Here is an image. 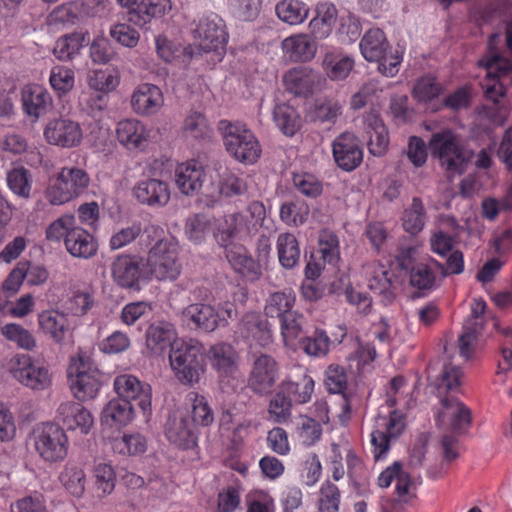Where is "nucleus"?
Returning a JSON list of instances; mask_svg holds the SVG:
<instances>
[{"label":"nucleus","mask_w":512,"mask_h":512,"mask_svg":"<svg viewBox=\"0 0 512 512\" xmlns=\"http://www.w3.org/2000/svg\"><path fill=\"white\" fill-rule=\"evenodd\" d=\"M116 3L127 10L128 22L146 30L172 10L171 0H116Z\"/></svg>","instance_id":"423d86ee"},{"label":"nucleus","mask_w":512,"mask_h":512,"mask_svg":"<svg viewBox=\"0 0 512 512\" xmlns=\"http://www.w3.org/2000/svg\"><path fill=\"white\" fill-rule=\"evenodd\" d=\"M134 405L121 398L110 400L101 414L103 424L114 427L127 425L133 418Z\"/></svg>","instance_id":"2f4dec72"},{"label":"nucleus","mask_w":512,"mask_h":512,"mask_svg":"<svg viewBox=\"0 0 512 512\" xmlns=\"http://www.w3.org/2000/svg\"><path fill=\"white\" fill-rule=\"evenodd\" d=\"M1 332L8 340L16 342L23 349L31 350L36 345L33 335L18 324H6L1 328Z\"/></svg>","instance_id":"864d4df0"},{"label":"nucleus","mask_w":512,"mask_h":512,"mask_svg":"<svg viewBox=\"0 0 512 512\" xmlns=\"http://www.w3.org/2000/svg\"><path fill=\"white\" fill-rule=\"evenodd\" d=\"M150 272L158 280H175L180 274V264L174 244H160L149 250L147 259Z\"/></svg>","instance_id":"f8f14e48"},{"label":"nucleus","mask_w":512,"mask_h":512,"mask_svg":"<svg viewBox=\"0 0 512 512\" xmlns=\"http://www.w3.org/2000/svg\"><path fill=\"white\" fill-rule=\"evenodd\" d=\"M51 102L50 94L39 85H27L22 90L23 109L33 122L45 114Z\"/></svg>","instance_id":"c85d7f7f"},{"label":"nucleus","mask_w":512,"mask_h":512,"mask_svg":"<svg viewBox=\"0 0 512 512\" xmlns=\"http://www.w3.org/2000/svg\"><path fill=\"white\" fill-rule=\"evenodd\" d=\"M7 182L9 188L17 195L29 197L30 194V174L23 167L14 168L8 173Z\"/></svg>","instance_id":"5fc2aeb1"},{"label":"nucleus","mask_w":512,"mask_h":512,"mask_svg":"<svg viewBox=\"0 0 512 512\" xmlns=\"http://www.w3.org/2000/svg\"><path fill=\"white\" fill-rule=\"evenodd\" d=\"M163 101V94L157 86L144 83L133 92L131 105L136 113L150 115L162 107Z\"/></svg>","instance_id":"393cba45"},{"label":"nucleus","mask_w":512,"mask_h":512,"mask_svg":"<svg viewBox=\"0 0 512 512\" xmlns=\"http://www.w3.org/2000/svg\"><path fill=\"white\" fill-rule=\"evenodd\" d=\"M67 251L77 258L89 259L93 257L98 249L94 237L86 230L75 226L70 228L64 239Z\"/></svg>","instance_id":"bb28decb"},{"label":"nucleus","mask_w":512,"mask_h":512,"mask_svg":"<svg viewBox=\"0 0 512 512\" xmlns=\"http://www.w3.org/2000/svg\"><path fill=\"white\" fill-rule=\"evenodd\" d=\"M307 215L308 208L294 202H286L282 204L280 209L281 220L289 225L303 224L306 221Z\"/></svg>","instance_id":"338daca9"},{"label":"nucleus","mask_w":512,"mask_h":512,"mask_svg":"<svg viewBox=\"0 0 512 512\" xmlns=\"http://www.w3.org/2000/svg\"><path fill=\"white\" fill-rule=\"evenodd\" d=\"M88 85L91 89L109 93L117 88L120 83V72L116 67L95 69L88 73Z\"/></svg>","instance_id":"58836bf2"},{"label":"nucleus","mask_w":512,"mask_h":512,"mask_svg":"<svg viewBox=\"0 0 512 512\" xmlns=\"http://www.w3.org/2000/svg\"><path fill=\"white\" fill-rule=\"evenodd\" d=\"M405 428V422L403 415L394 410L390 413L389 422L387 424L386 433H379V436L382 438V444L380 452L376 455V459L382 457L389 449V441L392 438H396L400 435V433Z\"/></svg>","instance_id":"09e8293b"},{"label":"nucleus","mask_w":512,"mask_h":512,"mask_svg":"<svg viewBox=\"0 0 512 512\" xmlns=\"http://www.w3.org/2000/svg\"><path fill=\"white\" fill-rule=\"evenodd\" d=\"M42 331L49 334L56 343H61L69 330L68 318L56 310L43 311L38 315Z\"/></svg>","instance_id":"72a5a7b5"},{"label":"nucleus","mask_w":512,"mask_h":512,"mask_svg":"<svg viewBox=\"0 0 512 512\" xmlns=\"http://www.w3.org/2000/svg\"><path fill=\"white\" fill-rule=\"evenodd\" d=\"M61 481L73 496L80 497L85 489V474L77 467H67L61 474Z\"/></svg>","instance_id":"6e6d98bb"},{"label":"nucleus","mask_w":512,"mask_h":512,"mask_svg":"<svg viewBox=\"0 0 512 512\" xmlns=\"http://www.w3.org/2000/svg\"><path fill=\"white\" fill-rule=\"evenodd\" d=\"M361 33V24L359 19L350 12L342 14L339 17L338 34L343 41L354 42Z\"/></svg>","instance_id":"e2e57ef3"},{"label":"nucleus","mask_w":512,"mask_h":512,"mask_svg":"<svg viewBox=\"0 0 512 512\" xmlns=\"http://www.w3.org/2000/svg\"><path fill=\"white\" fill-rule=\"evenodd\" d=\"M68 439L64 429L54 423H47L42 427L35 441L39 455L46 461L57 462L67 455Z\"/></svg>","instance_id":"9d476101"},{"label":"nucleus","mask_w":512,"mask_h":512,"mask_svg":"<svg viewBox=\"0 0 512 512\" xmlns=\"http://www.w3.org/2000/svg\"><path fill=\"white\" fill-rule=\"evenodd\" d=\"M353 67L354 59L338 50L327 52L323 59V68L333 81L345 79Z\"/></svg>","instance_id":"f704fd0d"},{"label":"nucleus","mask_w":512,"mask_h":512,"mask_svg":"<svg viewBox=\"0 0 512 512\" xmlns=\"http://www.w3.org/2000/svg\"><path fill=\"white\" fill-rule=\"evenodd\" d=\"M154 41L156 53L164 62L172 63L180 56V44L170 40L166 35H157Z\"/></svg>","instance_id":"bf43d9fd"},{"label":"nucleus","mask_w":512,"mask_h":512,"mask_svg":"<svg viewBox=\"0 0 512 512\" xmlns=\"http://www.w3.org/2000/svg\"><path fill=\"white\" fill-rule=\"evenodd\" d=\"M440 92V84L434 77L427 75L417 80L412 95L419 102H427L437 97Z\"/></svg>","instance_id":"3c124183"},{"label":"nucleus","mask_w":512,"mask_h":512,"mask_svg":"<svg viewBox=\"0 0 512 512\" xmlns=\"http://www.w3.org/2000/svg\"><path fill=\"white\" fill-rule=\"evenodd\" d=\"M70 388L74 396L85 401L96 396L100 388L98 371L92 370L89 358L79 357L68 368Z\"/></svg>","instance_id":"6e6552de"},{"label":"nucleus","mask_w":512,"mask_h":512,"mask_svg":"<svg viewBox=\"0 0 512 512\" xmlns=\"http://www.w3.org/2000/svg\"><path fill=\"white\" fill-rule=\"evenodd\" d=\"M90 57L94 63L106 64L114 57V51L108 38L96 36L90 45Z\"/></svg>","instance_id":"13d9d810"},{"label":"nucleus","mask_w":512,"mask_h":512,"mask_svg":"<svg viewBox=\"0 0 512 512\" xmlns=\"http://www.w3.org/2000/svg\"><path fill=\"white\" fill-rule=\"evenodd\" d=\"M140 259L136 256H118L111 265L114 282L124 289L139 291L140 287Z\"/></svg>","instance_id":"f3484780"},{"label":"nucleus","mask_w":512,"mask_h":512,"mask_svg":"<svg viewBox=\"0 0 512 512\" xmlns=\"http://www.w3.org/2000/svg\"><path fill=\"white\" fill-rule=\"evenodd\" d=\"M133 195L141 205L163 207L170 200V187L161 179L146 178L135 184Z\"/></svg>","instance_id":"2eb2a0df"},{"label":"nucleus","mask_w":512,"mask_h":512,"mask_svg":"<svg viewBox=\"0 0 512 512\" xmlns=\"http://www.w3.org/2000/svg\"><path fill=\"white\" fill-rule=\"evenodd\" d=\"M168 441L180 449L193 448L197 442L195 426L186 411L176 410L169 414L164 426Z\"/></svg>","instance_id":"ddd939ff"},{"label":"nucleus","mask_w":512,"mask_h":512,"mask_svg":"<svg viewBox=\"0 0 512 512\" xmlns=\"http://www.w3.org/2000/svg\"><path fill=\"white\" fill-rule=\"evenodd\" d=\"M286 394L292 395L297 403L304 404L310 401L314 390L313 379L306 375H300L295 380L283 382L280 386Z\"/></svg>","instance_id":"ea45409f"},{"label":"nucleus","mask_w":512,"mask_h":512,"mask_svg":"<svg viewBox=\"0 0 512 512\" xmlns=\"http://www.w3.org/2000/svg\"><path fill=\"white\" fill-rule=\"evenodd\" d=\"M171 368L177 380L188 386L199 383L205 372L206 359L203 346L190 340H181L169 352Z\"/></svg>","instance_id":"7ed1b4c3"},{"label":"nucleus","mask_w":512,"mask_h":512,"mask_svg":"<svg viewBox=\"0 0 512 512\" xmlns=\"http://www.w3.org/2000/svg\"><path fill=\"white\" fill-rule=\"evenodd\" d=\"M359 47L365 60L375 62L379 61L385 55L389 43L381 29L372 28L363 35Z\"/></svg>","instance_id":"7c9ffc66"},{"label":"nucleus","mask_w":512,"mask_h":512,"mask_svg":"<svg viewBox=\"0 0 512 512\" xmlns=\"http://www.w3.org/2000/svg\"><path fill=\"white\" fill-rule=\"evenodd\" d=\"M114 388L119 398L130 402L135 401L143 413L150 411V386L143 385L135 376L127 374L117 376L114 381Z\"/></svg>","instance_id":"dca6fc26"},{"label":"nucleus","mask_w":512,"mask_h":512,"mask_svg":"<svg viewBox=\"0 0 512 512\" xmlns=\"http://www.w3.org/2000/svg\"><path fill=\"white\" fill-rule=\"evenodd\" d=\"M82 11V5L78 2H69L56 7L48 16L51 25L75 24Z\"/></svg>","instance_id":"a18cd8bd"},{"label":"nucleus","mask_w":512,"mask_h":512,"mask_svg":"<svg viewBox=\"0 0 512 512\" xmlns=\"http://www.w3.org/2000/svg\"><path fill=\"white\" fill-rule=\"evenodd\" d=\"M392 277L393 273L379 266L373 276L369 280V288L379 296H382V303L384 305L390 304L394 299L392 291Z\"/></svg>","instance_id":"79ce46f5"},{"label":"nucleus","mask_w":512,"mask_h":512,"mask_svg":"<svg viewBox=\"0 0 512 512\" xmlns=\"http://www.w3.org/2000/svg\"><path fill=\"white\" fill-rule=\"evenodd\" d=\"M220 178L219 191L226 197L241 195L247 190L246 182L228 170Z\"/></svg>","instance_id":"052dcab7"},{"label":"nucleus","mask_w":512,"mask_h":512,"mask_svg":"<svg viewBox=\"0 0 512 512\" xmlns=\"http://www.w3.org/2000/svg\"><path fill=\"white\" fill-rule=\"evenodd\" d=\"M227 4L237 17L251 21L258 16L262 0H227Z\"/></svg>","instance_id":"4d7b16f0"},{"label":"nucleus","mask_w":512,"mask_h":512,"mask_svg":"<svg viewBox=\"0 0 512 512\" xmlns=\"http://www.w3.org/2000/svg\"><path fill=\"white\" fill-rule=\"evenodd\" d=\"M44 136L49 144L62 148H70L80 143L81 130H44Z\"/></svg>","instance_id":"603ef678"},{"label":"nucleus","mask_w":512,"mask_h":512,"mask_svg":"<svg viewBox=\"0 0 512 512\" xmlns=\"http://www.w3.org/2000/svg\"><path fill=\"white\" fill-rule=\"evenodd\" d=\"M425 211L422 201L418 197L412 199V204L409 209L404 211L402 221L403 228L410 234L419 233L424 226Z\"/></svg>","instance_id":"c03bdc74"},{"label":"nucleus","mask_w":512,"mask_h":512,"mask_svg":"<svg viewBox=\"0 0 512 512\" xmlns=\"http://www.w3.org/2000/svg\"><path fill=\"white\" fill-rule=\"evenodd\" d=\"M128 23H115L109 29L110 37L119 45L126 48H134L140 40V33Z\"/></svg>","instance_id":"49530a36"},{"label":"nucleus","mask_w":512,"mask_h":512,"mask_svg":"<svg viewBox=\"0 0 512 512\" xmlns=\"http://www.w3.org/2000/svg\"><path fill=\"white\" fill-rule=\"evenodd\" d=\"M338 20V10L333 3L320 2L314 8V15L308 23L309 34L314 40L327 39Z\"/></svg>","instance_id":"a211bd4d"},{"label":"nucleus","mask_w":512,"mask_h":512,"mask_svg":"<svg viewBox=\"0 0 512 512\" xmlns=\"http://www.w3.org/2000/svg\"><path fill=\"white\" fill-rule=\"evenodd\" d=\"M204 174L203 166L195 160L178 165L175 171L178 189L187 196L196 194L202 187Z\"/></svg>","instance_id":"a878e982"},{"label":"nucleus","mask_w":512,"mask_h":512,"mask_svg":"<svg viewBox=\"0 0 512 512\" xmlns=\"http://www.w3.org/2000/svg\"><path fill=\"white\" fill-rule=\"evenodd\" d=\"M212 367L219 373L220 378L233 376L238 369V354L229 343H217L208 353Z\"/></svg>","instance_id":"cd10ccee"},{"label":"nucleus","mask_w":512,"mask_h":512,"mask_svg":"<svg viewBox=\"0 0 512 512\" xmlns=\"http://www.w3.org/2000/svg\"><path fill=\"white\" fill-rule=\"evenodd\" d=\"M429 150L442 167L459 175L465 172L473 157V151L465 147L451 130L435 133L429 142Z\"/></svg>","instance_id":"20e7f679"},{"label":"nucleus","mask_w":512,"mask_h":512,"mask_svg":"<svg viewBox=\"0 0 512 512\" xmlns=\"http://www.w3.org/2000/svg\"><path fill=\"white\" fill-rule=\"evenodd\" d=\"M238 332L247 341H254L262 347L272 342L271 323L255 312L243 315L238 325Z\"/></svg>","instance_id":"6ab92c4d"},{"label":"nucleus","mask_w":512,"mask_h":512,"mask_svg":"<svg viewBox=\"0 0 512 512\" xmlns=\"http://www.w3.org/2000/svg\"><path fill=\"white\" fill-rule=\"evenodd\" d=\"M86 43V33L76 32L68 34L56 41L53 54L60 61H70L79 55Z\"/></svg>","instance_id":"c9c22d12"},{"label":"nucleus","mask_w":512,"mask_h":512,"mask_svg":"<svg viewBox=\"0 0 512 512\" xmlns=\"http://www.w3.org/2000/svg\"><path fill=\"white\" fill-rule=\"evenodd\" d=\"M441 404L445 410H452L450 431L456 435L465 432L472 421L471 410L456 399L443 398Z\"/></svg>","instance_id":"4c0bfd02"},{"label":"nucleus","mask_w":512,"mask_h":512,"mask_svg":"<svg viewBox=\"0 0 512 512\" xmlns=\"http://www.w3.org/2000/svg\"><path fill=\"white\" fill-rule=\"evenodd\" d=\"M500 35L492 34L488 41L487 53L478 61V66L485 72V79L481 82L486 98L492 101L484 105L479 116L494 125H503L507 111L498 105V99L504 95V87L500 79L512 71V62L503 57L498 51Z\"/></svg>","instance_id":"f257e3e1"},{"label":"nucleus","mask_w":512,"mask_h":512,"mask_svg":"<svg viewBox=\"0 0 512 512\" xmlns=\"http://www.w3.org/2000/svg\"><path fill=\"white\" fill-rule=\"evenodd\" d=\"M280 21L290 26L301 25L309 16V6L300 0H281L275 6Z\"/></svg>","instance_id":"473e14b6"},{"label":"nucleus","mask_w":512,"mask_h":512,"mask_svg":"<svg viewBox=\"0 0 512 512\" xmlns=\"http://www.w3.org/2000/svg\"><path fill=\"white\" fill-rule=\"evenodd\" d=\"M57 414L67 429L79 428L83 434H87L94 423L91 413L80 403L64 402L58 407Z\"/></svg>","instance_id":"b1692460"},{"label":"nucleus","mask_w":512,"mask_h":512,"mask_svg":"<svg viewBox=\"0 0 512 512\" xmlns=\"http://www.w3.org/2000/svg\"><path fill=\"white\" fill-rule=\"evenodd\" d=\"M89 182L90 178L85 170L64 167L55 183L47 190L50 203L60 205L70 201L82 194L88 187Z\"/></svg>","instance_id":"39448f33"},{"label":"nucleus","mask_w":512,"mask_h":512,"mask_svg":"<svg viewBox=\"0 0 512 512\" xmlns=\"http://www.w3.org/2000/svg\"><path fill=\"white\" fill-rule=\"evenodd\" d=\"M293 303L294 299L290 295L284 292L273 293L265 307L266 316L280 319L283 314L293 311Z\"/></svg>","instance_id":"8fccbe9b"},{"label":"nucleus","mask_w":512,"mask_h":512,"mask_svg":"<svg viewBox=\"0 0 512 512\" xmlns=\"http://www.w3.org/2000/svg\"><path fill=\"white\" fill-rule=\"evenodd\" d=\"M182 319L188 326L210 333L218 328L220 315L211 305L193 303L183 309Z\"/></svg>","instance_id":"aec40b11"},{"label":"nucleus","mask_w":512,"mask_h":512,"mask_svg":"<svg viewBox=\"0 0 512 512\" xmlns=\"http://www.w3.org/2000/svg\"><path fill=\"white\" fill-rule=\"evenodd\" d=\"M279 376L276 360L265 353L251 355V370L247 380V387L260 396L270 395Z\"/></svg>","instance_id":"0eeeda50"},{"label":"nucleus","mask_w":512,"mask_h":512,"mask_svg":"<svg viewBox=\"0 0 512 512\" xmlns=\"http://www.w3.org/2000/svg\"><path fill=\"white\" fill-rule=\"evenodd\" d=\"M292 401L285 391L280 388V391L275 394L269 404V413L274 416V420L278 423L285 421L290 416Z\"/></svg>","instance_id":"0e129e2a"},{"label":"nucleus","mask_w":512,"mask_h":512,"mask_svg":"<svg viewBox=\"0 0 512 512\" xmlns=\"http://www.w3.org/2000/svg\"><path fill=\"white\" fill-rule=\"evenodd\" d=\"M225 257L237 273L251 279L261 276V265L248 254L243 245L230 246Z\"/></svg>","instance_id":"c756f323"},{"label":"nucleus","mask_w":512,"mask_h":512,"mask_svg":"<svg viewBox=\"0 0 512 512\" xmlns=\"http://www.w3.org/2000/svg\"><path fill=\"white\" fill-rule=\"evenodd\" d=\"M279 321L285 343L301 338L304 323V317L302 315L293 310L287 314H283Z\"/></svg>","instance_id":"de8ad7c7"},{"label":"nucleus","mask_w":512,"mask_h":512,"mask_svg":"<svg viewBox=\"0 0 512 512\" xmlns=\"http://www.w3.org/2000/svg\"><path fill=\"white\" fill-rule=\"evenodd\" d=\"M277 253L281 266L293 269L300 260V248L297 238L292 233H282L277 238Z\"/></svg>","instance_id":"e433bc0d"},{"label":"nucleus","mask_w":512,"mask_h":512,"mask_svg":"<svg viewBox=\"0 0 512 512\" xmlns=\"http://www.w3.org/2000/svg\"><path fill=\"white\" fill-rule=\"evenodd\" d=\"M281 48L286 57L293 62H306L313 59L317 52V40L310 34L298 33L286 37Z\"/></svg>","instance_id":"5701e85b"},{"label":"nucleus","mask_w":512,"mask_h":512,"mask_svg":"<svg viewBox=\"0 0 512 512\" xmlns=\"http://www.w3.org/2000/svg\"><path fill=\"white\" fill-rule=\"evenodd\" d=\"M333 157L344 171L355 170L363 161V151L360 140L350 131L340 134L333 142Z\"/></svg>","instance_id":"4468645a"},{"label":"nucleus","mask_w":512,"mask_h":512,"mask_svg":"<svg viewBox=\"0 0 512 512\" xmlns=\"http://www.w3.org/2000/svg\"><path fill=\"white\" fill-rule=\"evenodd\" d=\"M119 142L129 150H143L148 142L147 130H115Z\"/></svg>","instance_id":"680f3d73"},{"label":"nucleus","mask_w":512,"mask_h":512,"mask_svg":"<svg viewBox=\"0 0 512 512\" xmlns=\"http://www.w3.org/2000/svg\"><path fill=\"white\" fill-rule=\"evenodd\" d=\"M146 347L154 355H161L168 348L181 340H177V334L173 324L166 321H156L146 330Z\"/></svg>","instance_id":"4be33fe9"},{"label":"nucleus","mask_w":512,"mask_h":512,"mask_svg":"<svg viewBox=\"0 0 512 512\" xmlns=\"http://www.w3.org/2000/svg\"><path fill=\"white\" fill-rule=\"evenodd\" d=\"M193 25L191 33L196 41V46H186L183 49L184 56L193 58L201 53L212 52V60L221 61L228 42L223 19L217 14L210 13L200 16Z\"/></svg>","instance_id":"f03ea898"},{"label":"nucleus","mask_w":512,"mask_h":512,"mask_svg":"<svg viewBox=\"0 0 512 512\" xmlns=\"http://www.w3.org/2000/svg\"><path fill=\"white\" fill-rule=\"evenodd\" d=\"M273 118L278 128H295L299 121L297 112L288 104L276 105L273 111Z\"/></svg>","instance_id":"774afa93"},{"label":"nucleus","mask_w":512,"mask_h":512,"mask_svg":"<svg viewBox=\"0 0 512 512\" xmlns=\"http://www.w3.org/2000/svg\"><path fill=\"white\" fill-rule=\"evenodd\" d=\"M302 347L309 355H325L329 349V338L324 331H315L313 336L302 338Z\"/></svg>","instance_id":"69168bd1"},{"label":"nucleus","mask_w":512,"mask_h":512,"mask_svg":"<svg viewBox=\"0 0 512 512\" xmlns=\"http://www.w3.org/2000/svg\"><path fill=\"white\" fill-rule=\"evenodd\" d=\"M9 370L19 383L32 390H44L51 385L48 369L33 362L28 355H16Z\"/></svg>","instance_id":"1a4fd4ad"},{"label":"nucleus","mask_w":512,"mask_h":512,"mask_svg":"<svg viewBox=\"0 0 512 512\" xmlns=\"http://www.w3.org/2000/svg\"><path fill=\"white\" fill-rule=\"evenodd\" d=\"M318 81V73L306 66L294 67L283 75L286 91L299 97L310 96Z\"/></svg>","instance_id":"412c9836"},{"label":"nucleus","mask_w":512,"mask_h":512,"mask_svg":"<svg viewBox=\"0 0 512 512\" xmlns=\"http://www.w3.org/2000/svg\"><path fill=\"white\" fill-rule=\"evenodd\" d=\"M226 151L242 163H255L261 154L256 137L250 130H229L223 135Z\"/></svg>","instance_id":"9b49d317"},{"label":"nucleus","mask_w":512,"mask_h":512,"mask_svg":"<svg viewBox=\"0 0 512 512\" xmlns=\"http://www.w3.org/2000/svg\"><path fill=\"white\" fill-rule=\"evenodd\" d=\"M325 386L330 393H342L345 401L344 411L349 413L351 406L348 402L347 395L343 393L347 385V376L343 367L330 365L326 371Z\"/></svg>","instance_id":"37998d69"},{"label":"nucleus","mask_w":512,"mask_h":512,"mask_svg":"<svg viewBox=\"0 0 512 512\" xmlns=\"http://www.w3.org/2000/svg\"><path fill=\"white\" fill-rule=\"evenodd\" d=\"M49 83L58 96L66 95L74 88L75 73L63 65L53 66L50 70Z\"/></svg>","instance_id":"a19ab883"}]
</instances>
